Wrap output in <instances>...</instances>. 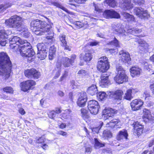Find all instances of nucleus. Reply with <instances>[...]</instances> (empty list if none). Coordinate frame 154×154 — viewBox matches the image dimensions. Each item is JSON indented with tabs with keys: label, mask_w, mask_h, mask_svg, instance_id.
<instances>
[{
	"label": "nucleus",
	"mask_w": 154,
	"mask_h": 154,
	"mask_svg": "<svg viewBox=\"0 0 154 154\" xmlns=\"http://www.w3.org/2000/svg\"><path fill=\"white\" fill-rule=\"evenodd\" d=\"M10 46L16 52H19L24 57L27 58L28 62L31 61L34 58L35 53L29 43L26 40H23L18 37L15 36L9 39Z\"/></svg>",
	"instance_id": "f257e3e1"
},
{
	"label": "nucleus",
	"mask_w": 154,
	"mask_h": 154,
	"mask_svg": "<svg viewBox=\"0 0 154 154\" xmlns=\"http://www.w3.org/2000/svg\"><path fill=\"white\" fill-rule=\"evenodd\" d=\"M31 29L37 35L46 34L48 35L45 41L47 43L50 44L53 42L54 33L50 30L51 26L44 21L39 20H35L31 22Z\"/></svg>",
	"instance_id": "f03ea898"
},
{
	"label": "nucleus",
	"mask_w": 154,
	"mask_h": 154,
	"mask_svg": "<svg viewBox=\"0 0 154 154\" xmlns=\"http://www.w3.org/2000/svg\"><path fill=\"white\" fill-rule=\"evenodd\" d=\"M5 23L10 27L16 28L19 31H22L23 32V35L26 37L29 36V33L21 17L17 15L14 16L9 20H6Z\"/></svg>",
	"instance_id": "7ed1b4c3"
},
{
	"label": "nucleus",
	"mask_w": 154,
	"mask_h": 154,
	"mask_svg": "<svg viewBox=\"0 0 154 154\" xmlns=\"http://www.w3.org/2000/svg\"><path fill=\"white\" fill-rule=\"evenodd\" d=\"M12 64L7 53H0V74L9 76L11 71Z\"/></svg>",
	"instance_id": "20e7f679"
},
{
	"label": "nucleus",
	"mask_w": 154,
	"mask_h": 154,
	"mask_svg": "<svg viewBox=\"0 0 154 154\" xmlns=\"http://www.w3.org/2000/svg\"><path fill=\"white\" fill-rule=\"evenodd\" d=\"M117 74L114 78V80L118 84H122L128 80V78L126 75L125 71L121 66L117 67Z\"/></svg>",
	"instance_id": "39448f33"
},
{
	"label": "nucleus",
	"mask_w": 154,
	"mask_h": 154,
	"mask_svg": "<svg viewBox=\"0 0 154 154\" xmlns=\"http://www.w3.org/2000/svg\"><path fill=\"white\" fill-rule=\"evenodd\" d=\"M109 65L108 58L106 56L100 58L97 63V68L100 72H106L109 68Z\"/></svg>",
	"instance_id": "423d86ee"
},
{
	"label": "nucleus",
	"mask_w": 154,
	"mask_h": 154,
	"mask_svg": "<svg viewBox=\"0 0 154 154\" xmlns=\"http://www.w3.org/2000/svg\"><path fill=\"white\" fill-rule=\"evenodd\" d=\"M37 48L38 51L37 54L38 57L41 60L45 59L46 57L48 52L46 46L43 43L39 44L37 45Z\"/></svg>",
	"instance_id": "0eeeda50"
},
{
	"label": "nucleus",
	"mask_w": 154,
	"mask_h": 154,
	"mask_svg": "<svg viewBox=\"0 0 154 154\" xmlns=\"http://www.w3.org/2000/svg\"><path fill=\"white\" fill-rule=\"evenodd\" d=\"M88 107L91 113L94 115L97 113L100 108L98 102L95 100L89 101L88 103Z\"/></svg>",
	"instance_id": "6e6552de"
},
{
	"label": "nucleus",
	"mask_w": 154,
	"mask_h": 154,
	"mask_svg": "<svg viewBox=\"0 0 154 154\" xmlns=\"http://www.w3.org/2000/svg\"><path fill=\"white\" fill-rule=\"evenodd\" d=\"M35 85V82L33 80H28L21 83L20 86L21 90L26 91L33 88V86Z\"/></svg>",
	"instance_id": "1a4fd4ad"
},
{
	"label": "nucleus",
	"mask_w": 154,
	"mask_h": 154,
	"mask_svg": "<svg viewBox=\"0 0 154 154\" xmlns=\"http://www.w3.org/2000/svg\"><path fill=\"white\" fill-rule=\"evenodd\" d=\"M104 17L106 18H116L120 17V14L113 9L105 10L103 14Z\"/></svg>",
	"instance_id": "9d476101"
},
{
	"label": "nucleus",
	"mask_w": 154,
	"mask_h": 154,
	"mask_svg": "<svg viewBox=\"0 0 154 154\" xmlns=\"http://www.w3.org/2000/svg\"><path fill=\"white\" fill-rule=\"evenodd\" d=\"M143 104V102L140 99H136L132 101L131 103L132 109L136 111L140 109Z\"/></svg>",
	"instance_id": "9b49d317"
},
{
	"label": "nucleus",
	"mask_w": 154,
	"mask_h": 154,
	"mask_svg": "<svg viewBox=\"0 0 154 154\" xmlns=\"http://www.w3.org/2000/svg\"><path fill=\"white\" fill-rule=\"evenodd\" d=\"M87 100L86 94L85 92L81 93L77 102V105L80 107L85 106Z\"/></svg>",
	"instance_id": "f8f14e48"
},
{
	"label": "nucleus",
	"mask_w": 154,
	"mask_h": 154,
	"mask_svg": "<svg viewBox=\"0 0 154 154\" xmlns=\"http://www.w3.org/2000/svg\"><path fill=\"white\" fill-rule=\"evenodd\" d=\"M79 58L81 60H83L85 62H89L92 58V55L89 51L85 52L84 53H82L79 55Z\"/></svg>",
	"instance_id": "ddd939ff"
},
{
	"label": "nucleus",
	"mask_w": 154,
	"mask_h": 154,
	"mask_svg": "<svg viewBox=\"0 0 154 154\" xmlns=\"http://www.w3.org/2000/svg\"><path fill=\"white\" fill-rule=\"evenodd\" d=\"M119 54L121 55V60L123 62L127 63L130 60V55L128 52L122 50L119 52Z\"/></svg>",
	"instance_id": "4468645a"
},
{
	"label": "nucleus",
	"mask_w": 154,
	"mask_h": 154,
	"mask_svg": "<svg viewBox=\"0 0 154 154\" xmlns=\"http://www.w3.org/2000/svg\"><path fill=\"white\" fill-rule=\"evenodd\" d=\"M112 27L113 31L116 33L122 35H125V31L121 28V25L120 24H113Z\"/></svg>",
	"instance_id": "2eb2a0df"
},
{
	"label": "nucleus",
	"mask_w": 154,
	"mask_h": 154,
	"mask_svg": "<svg viewBox=\"0 0 154 154\" xmlns=\"http://www.w3.org/2000/svg\"><path fill=\"white\" fill-rule=\"evenodd\" d=\"M116 110L112 108L104 109L102 112L103 115L106 119H109V118L113 116L114 114L116 113Z\"/></svg>",
	"instance_id": "dca6fc26"
},
{
	"label": "nucleus",
	"mask_w": 154,
	"mask_h": 154,
	"mask_svg": "<svg viewBox=\"0 0 154 154\" xmlns=\"http://www.w3.org/2000/svg\"><path fill=\"white\" fill-rule=\"evenodd\" d=\"M113 98L117 100H121L123 94V92L121 90H117L115 91H113L111 93Z\"/></svg>",
	"instance_id": "f3484780"
},
{
	"label": "nucleus",
	"mask_w": 154,
	"mask_h": 154,
	"mask_svg": "<svg viewBox=\"0 0 154 154\" xmlns=\"http://www.w3.org/2000/svg\"><path fill=\"white\" fill-rule=\"evenodd\" d=\"M7 38L5 34V31L4 29L0 30V44L4 46L7 43Z\"/></svg>",
	"instance_id": "a211bd4d"
},
{
	"label": "nucleus",
	"mask_w": 154,
	"mask_h": 154,
	"mask_svg": "<svg viewBox=\"0 0 154 154\" xmlns=\"http://www.w3.org/2000/svg\"><path fill=\"white\" fill-rule=\"evenodd\" d=\"M60 40L61 43L60 44L61 45L63 48L65 50H68L69 51L71 50L70 47L67 45V42L66 41L65 36L64 35H61L59 36Z\"/></svg>",
	"instance_id": "6ab92c4d"
},
{
	"label": "nucleus",
	"mask_w": 154,
	"mask_h": 154,
	"mask_svg": "<svg viewBox=\"0 0 154 154\" xmlns=\"http://www.w3.org/2000/svg\"><path fill=\"white\" fill-rule=\"evenodd\" d=\"M128 135L127 131L124 129L119 131L116 138L118 140H121L124 139H127Z\"/></svg>",
	"instance_id": "aec40b11"
},
{
	"label": "nucleus",
	"mask_w": 154,
	"mask_h": 154,
	"mask_svg": "<svg viewBox=\"0 0 154 154\" xmlns=\"http://www.w3.org/2000/svg\"><path fill=\"white\" fill-rule=\"evenodd\" d=\"M134 128L137 131V134L140 135L143 133V126H142L140 123L137 122L134 124Z\"/></svg>",
	"instance_id": "412c9836"
},
{
	"label": "nucleus",
	"mask_w": 154,
	"mask_h": 154,
	"mask_svg": "<svg viewBox=\"0 0 154 154\" xmlns=\"http://www.w3.org/2000/svg\"><path fill=\"white\" fill-rule=\"evenodd\" d=\"M130 70L131 75L133 77L140 75L142 71L141 69L138 67H133Z\"/></svg>",
	"instance_id": "4be33fe9"
},
{
	"label": "nucleus",
	"mask_w": 154,
	"mask_h": 154,
	"mask_svg": "<svg viewBox=\"0 0 154 154\" xmlns=\"http://www.w3.org/2000/svg\"><path fill=\"white\" fill-rule=\"evenodd\" d=\"M134 12L138 17L141 19L144 17V11L143 8L141 7L135 8L134 10Z\"/></svg>",
	"instance_id": "5701e85b"
},
{
	"label": "nucleus",
	"mask_w": 154,
	"mask_h": 154,
	"mask_svg": "<svg viewBox=\"0 0 154 154\" xmlns=\"http://www.w3.org/2000/svg\"><path fill=\"white\" fill-rule=\"evenodd\" d=\"M123 17L128 21L135 22V19L134 16L127 12L123 11L121 13Z\"/></svg>",
	"instance_id": "b1692460"
},
{
	"label": "nucleus",
	"mask_w": 154,
	"mask_h": 154,
	"mask_svg": "<svg viewBox=\"0 0 154 154\" xmlns=\"http://www.w3.org/2000/svg\"><path fill=\"white\" fill-rule=\"evenodd\" d=\"M133 7V5L131 3L130 0H125L123 3V8L125 10H129Z\"/></svg>",
	"instance_id": "393cba45"
},
{
	"label": "nucleus",
	"mask_w": 154,
	"mask_h": 154,
	"mask_svg": "<svg viewBox=\"0 0 154 154\" xmlns=\"http://www.w3.org/2000/svg\"><path fill=\"white\" fill-rule=\"evenodd\" d=\"M97 88L95 85H93L88 88V92L91 95H93L97 93Z\"/></svg>",
	"instance_id": "a878e982"
},
{
	"label": "nucleus",
	"mask_w": 154,
	"mask_h": 154,
	"mask_svg": "<svg viewBox=\"0 0 154 154\" xmlns=\"http://www.w3.org/2000/svg\"><path fill=\"white\" fill-rule=\"evenodd\" d=\"M101 80L100 82V85L102 86L107 85L109 82L108 79V76H103L102 75L101 77Z\"/></svg>",
	"instance_id": "bb28decb"
},
{
	"label": "nucleus",
	"mask_w": 154,
	"mask_h": 154,
	"mask_svg": "<svg viewBox=\"0 0 154 154\" xmlns=\"http://www.w3.org/2000/svg\"><path fill=\"white\" fill-rule=\"evenodd\" d=\"M32 78L37 79L39 78L40 75V72L35 69H32Z\"/></svg>",
	"instance_id": "cd10ccee"
},
{
	"label": "nucleus",
	"mask_w": 154,
	"mask_h": 154,
	"mask_svg": "<svg viewBox=\"0 0 154 154\" xmlns=\"http://www.w3.org/2000/svg\"><path fill=\"white\" fill-rule=\"evenodd\" d=\"M149 120H154V114L152 115L150 111L145 109V118Z\"/></svg>",
	"instance_id": "c85d7f7f"
},
{
	"label": "nucleus",
	"mask_w": 154,
	"mask_h": 154,
	"mask_svg": "<svg viewBox=\"0 0 154 154\" xmlns=\"http://www.w3.org/2000/svg\"><path fill=\"white\" fill-rule=\"evenodd\" d=\"M132 91V89H128L127 91L124 96L125 99L127 100H130L133 97L131 95Z\"/></svg>",
	"instance_id": "c756f323"
},
{
	"label": "nucleus",
	"mask_w": 154,
	"mask_h": 154,
	"mask_svg": "<svg viewBox=\"0 0 154 154\" xmlns=\"http://www.w3.org/2000/svg\"><path fill=\"white\" fill-rule=\"evenodd\" d=\"M81 111V116L84 119H88L89 117L88 112L87 110L84 109H82Z\"/></svg>",
	"instance_id": "7c9ffc66"
},
{
	"label": "nucleus",
	"mask_w": 154,
	"mask_h": 154,
	"mask_svg": "<svg viewBox=\"0 0 154 154\" xmlns=\"http://www.w3.org/2000/svg\"><path fill=\"white\" fill-rule=\"evenodd\" d=\"M97 96L100 100H102L107 97V95L104 92L102 91L99 92Z\"/></svg>",
	"instance_id": "2f4dec72"
},
{
	"label": "nucleus",
	"mask_w": 154,
	"mask_h": 154,
	"mask_svg": "<svg viewBox=\"0 0 154 154\" xmlns=\"http://www.w3.org/2000/svg\"><path fill=\"white\" fill-rule=\"evenodd\" d=\"M95 144L94 147L97 149L104 146L105 144L99 142L97 139H94Z\"/></svg>",
	"instance_id": "473e14b6"
},
{
	"label": "nucleus",
	"mask_w": 154,
	"mask_h": 154,
	"mask_svg": "<svg viewBox=\"0 0 154 154\" xmlns=\"http://www.w3.org/2000/svg\"><path fill=\"white\" fill-rule=\"evenodd\" d=\"M105 2L112 7L114 8L116 5V2L115 0H106Z\"/></svg>",
	"instance_id": "72a5a7b5"
},
{
	"label": "nucleus",
	"mask_w": 154,
	"mask_h": 154,
	"mask_svg": "<svg viewBox=\"0 0 154 154\" xmlns=\"http://www.w3.org/2000/svg\"><path fill=\"white\" fill-rule=\"evenodd\" d=\"M62 61V59H61V57L58 59L56 64V67L55 68V70H61Z\"/></svg>",
	"instance_id": "f704fd0d"
},
{
	"label": "nucleus",
	"mask_w": 154,
	"mask_h": 154,
	"mask_svg": "<svg viewBox=\"0 0 154 154\" xmlns=\"http://www.w3.org/2000/svg\"><path fill=\"white\" fill-rule=\"evenodd\" d=\"M25 75L29 78H32V69H27L24 72Z\"/></svg>",
	"instance_id": "c9c22d12"
},
{
	"label": "nucleus",
	"mask_w": 154,
	"mask_h": 154,
	"mask_svg": "<svg viewBox=\"0 0 154 154\" xmlns=\"http://www.w3.org/2000/svg\"><path fill=\"white\" fill-rule=\"evenodd\" d=\"M119 123V120L116 119H113L109 122H108L107 124V125H109L111 127H113L115 125Z\"/></svg>",
	"instance_id": "e433bc0d"
},
{
	"label": "nucleus",
	"mask_w": 154,
	"mask_h": 154,
	"mask_svg": "<svg viewBox=\"0 0 154 154\" xmlns=\"http://www.w3.org/2000/svg\"><path fill=\"white\" fill-rule=\"evenodd\" d=\"M71 112V111L70 109L66 110L62 114L63 117L65 119H67L69 118L70 116Z\"/></svg>",
	"instance_id": "4c0bfd02"
},
{
	"label": "nucleus",
	"mask_w": 154,
	"mask_h": 154,
	"mask_svg": "<svg viewBox=\"0 0 154 154\" xmlns=\"http://www.w3.org/2000/svg\"><path fill=\"white\" fill-rule=\"evenodd\" d=\"M103 137L105 138L111 137H112L111 133L109 131H104L103 133Z\"/></svg>",
	"instance_id": "58836bf2"
},
{
	"label": "nucleus",
	"mask_w": 154,
	"mask_h": 154,
	"mask_svg": "<svg viewBox=\"0 0 154 154\" xmlns=\"http://www.w3.org/2000/svg\"><path fill=\"white\" fill-rule=\"evenodd\" d=\"M99 126L97 127L96 128H94L92 129V131H94L96 133H98L99 131L101 128L102 126L103 125V122L100 121L99 122Z\"/></svg>",
	"instance_id": "ea45409f"
},
{
	"label": "nucleus",
	"mask_w": 154,
	"mask_h": 154,
	"mask_svg": "<svg viewBox=\"0 0 154 154\" xmlns=\"http://www.w3.org/2000/svg\"><path fill=\"white\" fill-rule=\"evenodd\" d=\"M66 57H61V59H62V61H63V65L64 67H68L69 66L72 64L70 63V60H65Z\"/></svg>",
	"instance_id": "a19ab883"
},
{
	"label": "nucleus",
	"mask_w": 154,
	"mask_h": 154,
	"mask_svg": "<svg viewBox=\"0 0 154 154\" xmlns=\"http://www.w3.org/2000/svg\"><path fill=\"white\" fill-rule=\"evenodd\" d=\"M3 90L5 92L9 93H12L13 92V89L11 87H7L3 88Z\"/></svg>",
	"instance_id": "79ce46f5"
},
{
	"label": "nucleus",
	"mask_w": 154,
	"mask_h": 154,
	"mask_svg": "<svg viewBox=\"0 0 154 154\" xmlns=\"http://www.w3.org/2000/svg\"><path fill=\"white\" fill-rule=\"evenodd\" d=\"M76 56L75 54H72L71 55L70 58L66 57L65 59L66 60H70V62L72 64L74 62L75 60L76 59Z\"/></svg>",
	"instance_id": "37998d69"
},
{
	"label": "nucleus",
	"mask_w": 154,
	"mask_h": 154,
	"mask_svg": "<svg viewBox=\"0 0 154 154\" xmlns=\"http://www.w3.org/2000/svg\"><path fill=\"white\" fill-rule=\"evenodd\" d=\"M109 44L110 45H113L116 46V47H119V42L115 38L113 41L109 43Z\"/></svg>",
	"instance_id": "c03bdc74"
},
{
	"label": "nucleus",
	"mask_w": 154,
	"mask_h": 154,
	"mask_svg": "<svg viewBox=\"0 0 154 154\" xmlns=\"http://www.w3.org/2000/svg\"><path fill=\"white\" fill-rule=\"evenodd\" d=\"M152 51V48L147 43L145 42V51L150 52Z\"/></svg>",
	"instance_id": "a18cd8bd"
},
{
	"label": "nucleus",
	"mask_w": 154,
	"mask_h": 154,
	"mask_svg": "<svg viewBox=\"0 0 154 154\" xmlns=\"http://www.w3.org/2000/svg\"><path fill=\"white\" fill-rule=\"evenodd\" d=\"M78 74L80 75L85 76L88 73L87 71L83 69H81L78 71Z\"/></svg>",
	"instance_id": "49530a36"
},
{
	"label": "nucleus",
	"mask_w": 154,
	"mask_h": 154,
	"mask_svg": "<svg viewBox=\"0 0 154 154\" xmlns=\"http://www.w3.org/2000/svg\"><path fill=\"white\" fill-rule=\"evenodd\" d=\"M11 6V4L8 3V4H6V5H0V10L3 8V9H6Z\"/></svg>",
	"instance_id": "de8ad7c7"
},
{
	"label": "nucleus",
	"mask_w": 154,
	"mask_h": 154,
	"mask_svg": "<svg viewBox=\"0 0 154 154\" xmlns=\"http://www.w3.org/2000/svg\"><path fill=\"white\" fill-rule=\"evenodd\" d=\"M49 117L52 119H53L56 116V114L54 111H51L48 114Z\"/></svg>",
	"instance_id": "09e8293b"
},
{
	"label": "nucleus",
	"mask_w": 154,
	"mask_h": 154,
	"mask_svg": "<svg viewBox=\"0 0 154 154\" xmlns=\"http://www.w3.org/2000/svg\"><path fill=\"white\" fill-rule=\"evenodd\" d=\"M68 72L65 71L64 73L62 75L61 77L60 81H62L68 75Z\"/></svg>",
	"instance_id": "8fccbe9b"
},
{
	"label": "nucleus",
	"mask_w": 154,
	"mask_h": 154,
	"mask_svg": "<svg viewBox=\"0 0 154 154\" xmlns=\"http://www.w3.org/2000/svg\"><path fill=\"white\" fill-rule=\"evenodd\" d=\"M56 51V48L55 47L54 45H53L50 47L49 50V52L55 53Z\"/></svg>",
	"instance_id": "3c124183"
},
{
	"label": "nucleus",
	"mask_w": 154,
	"mask_h": 154,
	"mask_svg": "<svg viewBox=\"0 0 154 154\" xmlns=\"http://www.w3.org/2000/svg\"><path fill=\"white\" fill-rule=\"evenodd\" d=\"M36 142L38 143H41L44 142V140L42 137L37 138Z\"/></svg>",
	"instance_id": "603ef678"
},
{
	"label": "nucleus",
	"mask_w": 154,
	"mask_h": 154,
	"mask_svg": "<svg viewBox=\"0 0 154 154\" xmlns=\"http://www.w3.org/2000/svg\"><path fill=\"white\" fill-rule=\"evenodd\" d=\"M75 24L79 28L82 27L83 26V24L80 21H76L75 23Z\"/></svg>",
	"instance_id": "864d4df0"
},
{
	"label": "nucleus",
	"mask_w": 154,
	"mask_h": 154,
	"mask_svg": "<svg viewBox=\"0 0 154 154\" xmlns=\"http://www.w3.org/2000/svg\"><path fill=\"white\" fill-rule=\"evenodd\" d=\"M55 55V53L49 52V58L50 60H52Z\"/></svg>",
	"instance_id": "5fc2aeb1"
},
{
	"label": "nucleus",
	"mask_w": 154,
	"mask_h": 154,
	"mask_svg": "<svg viewBox=\"0 0 154 154\" xmlns=\"http://www.w3.org/2000/svg\"><path fill=\"white\" fill-rule=\"evenodd\" d=\"M133 30H132V33H134V32L135 33H137L141 32L142 30L141 29L138 28L133 29Z\"/></svg>",
	"instance_id": "6e6d98bb"
},
{
	"label": "nucleus",
	"mask_w": 154,
	"mask_h": 154,
	"mask_svg": "<svg viewBox=\"0 0 154 154\" xmlns=\"http://www.w3.org/2000/svg\"><path fill=\"white\" fill-rule=\"evenodd\" d=\"M92 150L91 147H87L86 148L85 154H90Z\"/></svg>",
	"instance_id": "4d7b16f0"
},
{
	"label": "nucleus",
	"mask_w": 154,
	"mask_h": 154,
	"mask_svg": "<svg viewBox=\"0 0 154 154\" xmlns=\"http://www.w3.org/2000/svg\"><path fill=\"white\" fill-rule=\"evenodd\" d=\"M57 134H58L60 135L63 136H66L67 135V133L66 132L62 131H59L57 132Z\"/></svg>",
	"instance_id": "13d9d810"
},
{
	"label": "nucleus",
	"mask_w": 154,
	"mask_h": 154,
	"mask_svg": "<svg viewBox=\"0 0 154 154\" xmlns=\"http://www.w3.org/2000/svg\"><path fill=\"white\" fill-rule=\"evenodd\" d=\"M99 42L96 41H94L90 42L89 43V45L91 46H94L97 45Z\"/></svg>",
	"instance_id": "bf43d9fd"
},
{
	"label": "nucleus",
	"mask_w": 154,
	"mask_h": 154,
	"mask_svg": "<svg viewBox=\"0 0 154 154\" xmlns=\"http://www.w3.org/2000/svg\"><path fill=\"white\" fill-rule=\"evenodd\" d=\"M147 64L145 65L146 66V67H145V69H146L148 71H150V70L151 69V66L150 65H148L147 63H145V64Z\"/></svg>",
	"instance_id": "052dcab7"
},
{
	"label": "nucleus",
	"mask_w": 154,
	"mask_h": 154,
	"mask_svg": "<svg viewBox=\"0 0 154 154\" xmlns=\"http://www.w3.org/2000/svg\"><path fill=\"white\" fill-rule=\"evenodd\" d=\"M19 112L22 115H24L25 113V112L23 108H20L19 110Z\"/></svg>",
	"instance_id": "680f3d73"
},
{
	"label": "nucleus",
	"mask_w": 154,
	"mask_h": 154,
	"mask_svg": "<svg viewBox=\"0 0 154 154\" xmlns=\"http://www.w3.org/2000/svg\"><path fill=\"white\" fill-rule=\"evenodd\" d=\"M55 113L57 114H59L61 112V110L60 108H57L55 109Z\"/></svg>",
	"instance_id": "e2e57ef3"
},
{
	"label": "nucleus",
	"mask_w": 154,
	"mask_h": 154,
	"mask_svg": "<svg viewBox=\"0 0 154 154\" xmlns=\"http://www.w3.org/2000/svg\"><path fill=\"white\" fill-rule=\"evenodd\" d=\"M150 18V14L147 10L145 11V19Z\"/></svg>",
	"instance_id": "0e129e2a"
},
{
	"label": "nucleus",
	"mask_w": 154,
	"mask_h": 154,
	"mask_svg": "<svg viewBox=\"0 0 154 154\" xmlns=\"http://www.w3.org/2000/svg\"><path fill=\"white\" fill-rule=\"evenodd\" d=\"M57 71L56 74L55 75V76L54 77L55 79H56L59 77L60 75V73L61 72V70H56Z\"/></svg>",
	"instance_id": "69168bd1"
},
{
	"label": "nucleus",
	"mask_w": 154,
	"mask_h": 154,
	"mask_svg": "<svg viewBox=\"0 0 154 154\" xmlns=\"http://www.w3.org/2000/svg\"><path fill=\"white\" fill-rule=\"evenodd\" d=\"M12 31L11 30H8L7 31H5V34L6 37L9 35H11L12 33Z\"/></svg>",
	"instance_id": "338daca9"
},
{
	"label": "nucleus",
	"mask_w": 154,
	"mask_h": 154,
	"mask_svg": "<svg viewBox=\"0 0 154 154\" xmlns=\"http://www.w3.org/2000/svg\"><path fill=\"white\" fill-rule=\"evenodd\" d=\"M58 95L60 97H62L64 96V93L61 91H59L58 92Z\"/></svg>",
	"instance_id": "774afa93"
}]
</instances>
